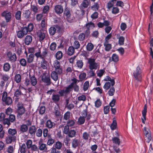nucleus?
Returning a JSON list of instances; mask_svg holds the SVG:
<instances>
[{"instance_id":"f257e3e1","label":"nucleus","mask_w":153,"mask_h":153,"mask_svg":"<svg viewBox=\"0 0 153 153\" xmlns=\"http://www.w3.org/2000/svg\"><path fill=\"white\" fill-rule=\"evenodd\" d=\"M87 59L89 64V68L91 70H96L99 67V64L95 62V59L90 58Z\"/></svg>"},{"instance_id":"f03ea898","label":"nucleus","mask_w":153,"mask_h":153,"mask_svg":"<svg viewBox=\"0 0 153 153\" xmlns=\"http://www.w3.org/2000/svg\"><path fill=\"white\" fill-rule=\"evenodd\" d=\"M2 101L7 105H9L11 104L12 100L11 98L8 96L7 93L6 92H4L2 96Z\"/></svg>"},{"instance_id":"7ed1b4c3","label":"nucleus","mask_w":153,"mask_h":153,"mask_svg":"<svg viewBox=\"0 0 153 153\" xmlns=\"http://www.w3.org/2000/svg\"><path fill=\"white\" fill-rule=\"evenodd\" d=\"M133 76L136 80L138 81L141 80V77L140 68L139 66H137L134 68L133 72Z\"/></svg>"},{"instance_id":"20e7f679","label":"nucleus","mask_w":153,"mask_h":153,"mask_svg":"<svg viewBox=\"0 0 153 153\" xmlns=\"http://www.w3.org/2000/svg\"><path fill=\"white\" fill-rule=\"evenodd\" d=\"M41 78L42 81L46 83L47 85H49L51 84V82L50 76L46 73H44L41 75Z\"/></svg>"},{"instance_id":"39448f33","label":"nucleus","mask_w":153,"mask_h":153,"mask_svg":"<svg viewBox=\"0 0 153 153\" xmlns=\"http://www.w3.org/2000/svg\"><path fill=\"white\" fill-rule=\"evenodd\" d=\"M2 16L4 17L7 22H10L11 19V13L7 10L3 11L1 14Z\"/></svg>"},{"instance_id":"423d86ee","label":"nucleus","mask_w":153,"mask_h":153,"mask_svg":"<svg viewBox=\"0 0 153 153\" xmlns=\"http://www.w3.org/2000/svg\"><path fill=\"white\" fill-rule=\"evenodd\" d=\"M27 33V30L26 29V27H23L22 30L17 31V36L18 38H22Z\"/></svg>"},{"instance_id":"0eeeda50","label":"nucleus","mask_w":153,"mask_h":153,"mask_svg":"<svg viewBox=\"0 0 153 153\" xmlns=\"http://www.w3.org/2000/svg\"><path fill=\"white\" fill-rule=\"evenodd\" d=\"M7 58L10 61L14 62L16 61L17 58L15 53L9 51L7 53Z\"/></svg>"},{"instance_id":"6e6552de","label":"nucleus","mask_w":153,"mask_h":153,"mask_svg":"<svg viewBox=\"0 0 153 153\" xmlns=\"http://www.w3.org/2000/svg\"><path fill=\"white\" fill-rule=\"evenodd\" d=\"M71 91V89L68 86L65 88V89L60 90L59 91L58 93L60 96L62 97L65 96L69 94Z\"/></svg>"},{"instance_id":"1a4fd4ad","label":"nucleus","mask_w":153,"mask_h":153,"mask_svg":"<svg viewBox=\"0 0 153 153\" xmlns=\"http://www.w3.org/2000/svg\"><path fill=\"white\" fill-rule=\"evenodd\" d=\"M44 32L43 29H41L36 32L37 36L39 37L40 41H42L45 38V34Z\"/></svg>"},{"instance_id":"9d476101","label":"nucleus","mask_w":153,"mask_h":153,"mask_svg":"<svg viewBox=\"0 0 153 153\" xmlns=\"http://www.w3.org/2000/svg\"><path fill=\"white\" fill-rule=\"evenodd\" d=\"M60 28L57 25L51 27L49 29V33L51 35H53L56 33V30H59Z\"/></svg>"},{"instance_id":"9b49d317","label":"nucleus","mask_w":153,"mask_h":153,"mask_svg":"<svg viewBox=\"0 0 153 153\" xmlns=\"http://www.w3.org/2000/svg\"><path fill=\"white\" fill-rule=\"evenodd\" d=\"M147 112V105L145 104L144 105V108L142 111V114L143 116V118H142V123L144 124H145V120H146V115Z\"/></svg>"},{"instance_id":"f8f14e48","label":"nucleus","mask_w":153,"mask_h":153,"mask_svg":"<svg viewBox=\"0 0 153 153\" xmlns=\"http://www.w3.org/2000/svg\"><path fill=\"white\" fill-rule=\"evenodd\" d=\"M29 76L31 85L33 86H35L37 84V82L36 78L34 75L31 76L29 74Z\"/></svg>"},{"instance_id":"ddd939ff","label":"nucleus","mask_w":153,"mask_h":153,"mask_svg":"<svg viewBox=\"0 0 153 153\" xmlns=\"http://www.w3.org/2000/svg\"><path fill=\"white\" fill-rule=\"evenodd\" d=\"M54 10L56 12L59 14L62 13L63 11L62 6L59 5H58L55 6Z\"/></svg>"},{"instance_id":"4468645a","label":"nucleus","mask_w":153,"mask_h":153,"mask_svg":"<svg viewBox=\"0 0 153 153\" xmlns=\"http://www.w3.org/2000/svg\"><path fill=\"white\" fill-rule=\"evenodd\" d=\"M25 111V109L24 108L17 109L16 111L18 113L17 115V117L20 118H22L21 116L24 113Z\"/></svg>"},{"instance_id":"2eb2a0df","label":"nucleus","mask_w":153,"mask_h":153,"mask_svg":"<svg viewBox=\"0 0 153 153\" xmlns=\"http://www.w3.org/2000/svg\"><path fill=\"white\" fill-rule=\"evenodd\" d=\"M32 40V37L31 36L27 35L25 39V43L26 45H29L31 42Z\"/></svg>"},{"instance_id":"dca6fc26","label":"nucleus","mask_w":153,"mask_h":153,"mask_svg":"<svg viewBox=\"0 0 153 153\" xmlns=\"http://www.w3.org/2000/svg\"><path fill=\"white\" fill-rule=\"evenodd\" d=\"M16 138V137L15 136H8L6 140V143L7 144L10 143L12 141H15Z\"/></svg>"},{"instance_id":"f3484780","label":"nucleus","mask_w":153,"mask_h":153,"mask_svg":"<svg viewBox=\"0 0 153 153\" xmlns=\"http://www.w3.org/2000/svg\"><path fill=\"white\" fill-rule=\"evenodd\" d=\"M36 130V126H32L29 127V133L31 135L35 134Z\"/></svg>"},{"instance_id":"a211bd4d","label":"nucleus","mask_w":153,"mask_h":153,"mask_svg":"<svg viewBox=\"0 0 153 153\" xmlns=\"http://www.w3.org/2000/svg\"><path fill=\"white\" fill-rule=\"evenodd\" d=\"M28 129V126L26 124H22L20 126V130L22 133L26 132L27 131Z\"/></svg>"},{"instance_id":"6ab92c4d","label":"nucleus","mask_w":153,"mask_h":153,"mask_svg":"<svg viewBox=\"0 0 153 153\" xmlns=\"http://www.w3.org/2000/svg\"><path fill=\"white\" fill-rule=\"evenodd\" d=\"M90 4V1H82V3L80 4V8L82 9L87 8Z\"/></svg>"},{"instance_id":"aec40b11","label":"nucleus","mask_w":153,"mask_h":153,"mask_svg":"<svg viewBox=\"0 0 153 153\" xmlns=\"http://www.w3.org/2000/svg\"><path fill=\"white\" fill-rule=\"evenodd\" d=\"M56 72L53 71L52 72L51 74V76L52 78L55 81H56L58 78V76Z\"/></svg>"},{"instance_id":"412c9836","label":"nucleus","mask_w":153,"mask_h":153,"mask_svg":"<svg viewBox=\"0 0 153 153\" xmlns=\"http://www.w3.org/2000/svg\"><path fill=\"white\" fill-rule=\"evenodd\" d=\"M8 133L9 135L12 136H14L17 133V131L16 129L9 128L8 130Z\"/></svg>"},{"instance_id":"4be33fe9","label":"nucleus","mask_w":153,"mask_h":153,"mask_svg":"<svg viewBox=\"0 0 153 153\" xmlns=\"http://www.w3.org/2000/svg\"><path fill=\"white\" fill-rule=\"evenodd\" d=\"M74 48L73 46L70 47L68 50V55L71 56L72 55L74 52Z\"/></svg>"},{"instance_id":"5701e85b","label":"nucleus","mask_w":153,"mask_h":153,"mask_svg":"<svg viewBox=\"0 0 153 153\" xmlns=\"http://www.w3.org/2000/svg\"><path fill=\"white\" fill-rule=\"evenodd\" d=\"M94 27V24L92 22H90L86 24L85 26L84 27V29H88V30H90L91 28Z\"/></svg>"},{"instance_id":"b1692460","label":"nucleus","mask_w":153,"mask_h":153,"mask_svg":"<svg viewBox=\"0 0 153 153\" xmlns=\"http://www.w3.org/2000/svg\"><path fill=\"white\" fill-rule=\"evenodd\" d=\"M39 149L41 151H46L48 149L45 144L42 143L39 145Z\"/></svg>"},{"instance_id":"393cba45","label":"nucleus","mask_w":153,"mask_h":153,"mask_svg":"<svg viewBox=\"0 0 153 153\" xmlns=\"http://www.w3.org/2000/svg\"><path fill=\"white\" fill-rule=\"evenodd\" d=\"M27 146L25 143L23 144L21 146H20V150L21 153H25L26 151Z\"/></svg>"},{"instance_id":"a878e982","label":"nucleus","mask_w":153,"mask_h":153,"mask_svg":"<svg viewBox=\"0 0 153 153\" xmlns=\"http://www.w3.org/2000/svg\"><path fill=\"white\" fill-rule=\"evenodd\" d=\"M76 134V132L75 130H71L69 131L68 134L69 137L72 138L75 136Z\"/></svg>"},{"instance_id":"bb28decb","label":"nucleus","mask_w":153,"mask_h":153,"mask_svg":"<svg viewBox=\"0 0 153 153\" xmlns=\"http://www.w3.org/2000/svg\"><path fill=\"white\" fill-rule=\"evenodd\" d=\"M119 56L116 54H113L111 57V60L115 62H117L119 61Z\"/></svg>"},{"instance_id":"cd10ccee","label":"nucleus","mask_w":153,"mask_h":153,"mask_svg":"<svg viewBox=\"0 0 153 153\" xmlns=\"http://www.w3.org/2000/svg\"><path fill=\"white\" fill-rule=\"evenodd\" d=\"M52 99L53 101L58 102L60 100L59 96L58 94H53Z\"/></svg>"},{"instance_id":"c85d7f7f","label":"nucleus","mask_w":153,"mask_h":153,"mask_svg":"<svg viewBox=\"0 0 153 153\" xmlns=\"http://www.w3.org/2000/svg\"><path fill=\"white\" fill-rule=\"evenodd\" d=\"M72 80L73 82L68 86L71 90L74 87V85H76V83L78 81V80L75 78L73 79ZM78 81L79 82V81Z\"/></svg>"},{"instance_id":"c756f323","label":"nucleus","mask_w":153,"mask_h":153,"mask_svg":"<svg viewBox=\"0 0 153 153\" xmlns=\"http://www.w3.org/2000/svg\"><path fill=\"white\" fill-rule=\"evenodd\" d=\"M79 142L78 140L76 139H74L72 143V147L74 148H76L78 146Z\"/></svg>"},{"instance_id":"7c9ffc66","label":"nucleus","mask_w":153,"mask_h":153,"mask_svg":"<svg viewBox=\"0 0 153 153\" xmlns=\"http://www.w3.org/2000/svg\"><path fill=\"white\" fill-rule=\"evenodd\" d=\"M108 42H105L104 43V45L105 46V49L106 51H109L111 48V44L108 43Z\"/></svg>"},{"instance_id":"2f4dec72","label":"nucleus","mask_w":153,"mask_h":153,"mask_svg":"<svg viewBox=\"0 0 153 153\" xmlns=\"http://www.w3.org/2000/svg\"><path fill=\"white\" fill-rule=\"evenodd\" d=\"M41 66L44 69H46L47 67V62L44 59H43L41 63Z\"/></svg>"},{"instance_id":"473e14b6","label":"nucleus","mask_w":153,"mask_h":153,"mask_svg":"<svg viewBox=\"0 0 153 153\" xmlns=\"http://www.w3.org/2000/svg\"><path fill=\"white\" fill-rule=\"evenodd\" d=\"M114 143L117 144L119 146L120 144V141L119 138L117 137H114L112 139Z\"/></svg>"},{"instance_id":"72a5a7b5","label":"nucleus","mask_w":153,"mask_h":153,"mask_svg":"<svg viewBox=\"0 0 153 153\" xmlns=\"http://www.w3.org/2000/svg\"><path fill=\"white\" fill-rule=\"evenodd\" d=\"M94 45L91 43H88L86 46V49L88 51H91L94 48Z\"/></svg>"},{"instance_id":"f704fd0d","label":"nucleus","mask_w":153,"mask_h":153,"mask_svg":"<svg viewBox=\"0 0 153 153\" xmlns=\"http://www.w3.org/2000/svg\"><path fill=\"white\" fill-rule=\"evenodd\" d=\"M91 8L94 11L98 10L99 8V4L97 3H94V5L91 6Z\"/></svg>"},{"instance_id":"c9c22d12","label":"nucleus","mask_w":153,"mask_h":153,"mask_svg":"<svg viewBox=\"0 0 153 153\" xmlns=\"http://www.w3.org/2000/svg\"><path fill=\"white\" fill-rule=\"evenodd\" d=\"M112 87L110 88L109 90L108 91V95L110 96H112L114 95L115 89L114 87Z\"/></svg>"},{"instance_id":"e433bc0d","label":"nucleus","mask_w":153,"mask_h":153,"mask_svg":"<svg viewBox=\"0 0 153 153\" xmlns=\"http://www.w3.org/2000/svg\"><path fill=\"white\" fill-rule=\"evenodd\" d=\"M48 139L47 142L48 144L49 145H52L53 143H54V140L51 138V137L50 135H48Z\"/></svg>"},{"instance_id":"4c0bfd02","label":"nucleus","mask_w":153,"mask_h":153,"mask_svg":"<svg viewBox=\"0 0 153 153\" xmlns=\"http://www.w3.org/2000/svg\"><path fill=\"white\" fill-rule=\"evenodd\" d=\"M3 129V126L0 124V138H3L4 136V131Z\"/></svg>"},{"instance_id":"58836bf2","label":"nucleus","mask_w":153,"mask_h":153,"mask_svg":"<svg viewBox=\"0 0 153 153\" xmlns=\"http://www.w3.org/2000/svg\"><path fill=\"white\" fill-rule=\"evenodd\" d=\"M111 128L112 130L115 129L117 127V123L116 120H114L113 121L112 123L111 126Z\"/></svg>"},{"instance_id":"ea45409f","label":"nucleus","mask_w":153,"mask_h":153,"mask_svg":"<svg viewBox=\"0 0 153 153\" xmlns=\"http://www.w3.org/2000/svg\"><path fill=\"white\" fill-rule=\"evenodd\" d=\"M26 144L27 146V148L29 149L31 147V146L32 145V141L31 140H28L26 141Z\"/></svg>"},{"instance_id":"a19ab883","label":"nucleus","mask_w":153,"mask_h":153,"mask_svg":"<svg viewBox=\"0 0 153 153\" xmlns=\"http://www.w3.org/2000/svg\"><path fill=\"white\" fill-rule=\"evenodd\" d=\"M85 121V119L83 115L82 116L80 117L78 119V122L79 124H83Z\"/></svg>"},{"instance_id":"79ce46f5","label":"nucleus","mask_w":153,"mask_h":153,"mask_svg":"<svg viewBox=\"0 0 153 153\" xmlns=\"http://www.w3.org/2000/svg\"><path fill=\"white\" fill-rule=\"evenodd\" d=\"M10 68V65L8 63H5L4 65V70L6 71H8Z\"/></svg>"},{"instance_id":"37998d69","label":"nucleus","mask_w":153,"mask_h":153,"mask_svg":"<svg viewBox=\"0 0 153 153\" xmlns=\"http://www.w3.org/2000/svg\"><path fill=\"white\" fill-rule=\"evenodd\" d=\"M106 81H109L111 83V85L112 86H113L115 83V81L114 79H111V78L109 76H106V78L105 79Z\"/></svg>"},{"instance_id":"c03bdc74","label":"nucleus","mask_w":153,"mask_h":153,"mask_svg":"<svg viewBox=\"0 0 153 153\" xmlns=\"http://www.w3.org/2000/svg\"><path fill=\"white\" fill-rule=\"evenodd\" d=\"M62 56V53L61 51H58L56 53V57L58 59H60Z\"/></svg>"},{"instance_id":"a18cd8bd","label":"nucleus","mask_w":153,"mask_h":153,"mask_svg":"<svg viewBox=\"0 0 153 153\" xmlns=\"http://www.w3.org/2000/svg\"><path fill=\"white\" fill-rule=\"evenodd\" d=\"M111 86V82H108L105 83L103 86V88L106 90H107Z\"/></svg>"},{"instance_id":"49530a36","label":"nucleus","mask_w":153,"mask_h":153,"mask_svg":"<svg viewBox=\"0 0 153 153\" xmlns=\"http://www.w3.org/2000/svg\"><path fill=\"white\" fill-rule=\"evenodd\" d=\"M34 55L32 54H30L27 57V62L29 63L32 62L33 59Z\"/></svg>"},{"instance_id":"de8ad7c7","label":"nucleus","mask_w":153,"mask_h":153,"mask_svg":"<svg viewBox=\"0 0 153 153\" xmlns=\"http://www.w3.org/2000/svg\"><path fill=\"white\" fill-rule=\"evenodd\" d=\"M15 81L16 82L18 83L21 81V76L19 74H16L15 76Z\"/></svg>"},{"instance_id":"09e8293b","label":"nucleus","mask_w":153,"mask_h":153,"mask_svg":"<svg viewBox=\"0 0 153 153\" xmlns=\"http://www.w3.org/2000/svg\"><path fill=\"white\" fill-rule=\"evenodd\" d=\"M33 25L32 23L29 24L28 25L27 27H26V29L27 30V33H28V31H31L33 29Z\"/></svg>"},{"instance_id":"8fccbe9b","label":"nucleus","mask_w":153,"mask_h":153,"mask_svg":"<svg viewBox=\"0 0 153 153\" xmlns=\"http://www.w3.org/2000/svg\"><path fill=\"white\" fill-rule=\"evenodd\" d=\"M38 9L36 6L34 5H31V10L33 11L35 13H36L38 12Z\"/></svg>"},{"instance_id":"3c124183","label":"nucleus","mask_w":153,"mask_h":153,"mask_svg":"<svg viewBox=\"0 0 153 153\" xmlns=\"http://www.w3.org/2000/svg\"><path fill=\"white\" fill-rule=\"evenodd\" d=\"M77 66L79 68H81L83 66V63L81 60L77 61L76 63Z\"/></svg>"},{"instance_id":"603ef678","label":"nucleus","mask_w":153,"mask_h":153,"mask_svg":"<svg viewBox=\"0 0 153 153\" xmlns=\"http://www.w3.org/2000/svg\"><path fill=\"white\" fill-rule=\"evenodd\" d=\"M53 126V123L50 120H48L46 123V126L49 128H51Z\"/></svg>"},{"instance_id":"864d4df0","label":"nucleus","mask_w":153,"mask_h":153,"mask_svg":"<svg viewBox=\"0 0 153 153\" xmlns=\"http://www.w3.org/2000/svg\"><path fill=\"white\" fill-rule=\"evenodd\" d=\"M85 35L83 33H80L78 37V39L81 41H83L85 39Z\"/></svg>"},{"instance_id":"5fc2aeb1","label":"nucleus","mask_w":153,"mask_h":153,"mask_svg":"<svg viewBox=\"0 0 153 153\" xmlns=\"http://www.w3.org/2000/svg\"><path fill=\"white\" fill-rule=\"evenodd\" d=\"M70 137L68 136H66L64 140V142L66 146H68V145L69 142L71 141V139Z\"/></svg>"},{"instance_id":"6e6d98bb","label":"nucleus","mask_w":153,"mask_h":153,"mask_svg":"<svg viewBox=\"0 0 153 153\" xmlns=\"http://www.w3.org/2000/svg\"><path fill=\"white\" fill-rule=\"evenodd\" d=\"M69 126L68 125L65 126L63 130V132L65 134H68L69 131Z\"/></svg>"},{"instance_id":"4d7b16f0","label":"nucleus","mask_w":153,"mask_h":153,"mask_svg":"<svg viewBox=\"0 0 153 153\" xmlns=\"http://www.w3.org/2000/svg\"><path fill=\"white\" fill-rule=\"evenodd\" d=\"M21 12L20 11H17L15 14V18L17 20H19L21 19Z\"/></svg>"},{"instance_id":"13d9d810","label":"nucleus","mask_w":153,"mask_h":153,"mask_svg":"<svg viewBox=\"0 0 153 153\" xmlns=\"http://www.w3.org/2000/svg\"><path fill=\"white\" fill-rule=\"evenodd\" d=\"M89 86V83L88 81H86L84 84L83 90L85 91L87 90Z\"/></svg>"},{"instance_id":"bf43d9fd","label":"nucleus","mask_w":153,"mask_h":153,"mask_svg":"<svg viewBox=\"0 0 153 153\" xmlns=\"http://www.w3.org/2000/svg\"><path fill=\"white\" fill-rule=\"evenodd\" d=\"M56 45L55 42L52 43L50 46V48L51 51H54L56 49Z\"/></svg>"},{"instance_id":"052dcab7","label":"nucleus","mask_w":153,"mask_h":153,"mask_svg":"<svg viewBox=\"0 0 153 153\" xmlns=\"http://www.w3.org/2000/svg\"><path fill=\"white\" fill-rule=\"evenodd\" d=\"M124 38L123 36H120L119 39V44L120 45H123L124 44Z\"/></svg>"},{"instance_id":"680f3d73","label":"nucleus","mask_w":153,"mask_h":153,"mask_svg":"<svg viewBox=\"0 0 153 153\" xmlns=\"http://www.w3.org/2000/svg\"><path fill=\"white\" fill-rule=\"evenodd\" d=\"M45 107L44 106H41L39 109V114H43L45 113Z\"/></svg>"},{"instance_id":"e2e57ef3","label":"nucleus","mask_w":153,"mask_h":153,"mask_svg":"<svg viewBox=\"0 0 153 153\" xmlns=\"http://www.w3.org/2000/svg\"><path fill=\"white\" fill-rule=\"evenodd\" d=\"M64 14L67 17H69L70 16V11L69 9L66 8L64 12Z\"/></svg>"},{"instance_id":"0e129e2a","label":"nucleus","mask_w":153,"mask_h":153,"mask_svg":"<svg viewBox=\"0 0 153 153\" xmlns=\"http://www.w3.org/2000/svg\"><path fill=\"white\" fill-rule=\"evenodd\" d=\"M74 46L75 49H78L80 47V44L78 41H75L74 42Z\"/></svg>"},{"instance_id":"69168bd1","label":"nucleus","mask_w":153,"mask_h":153,"mask_svg":"<svg viewBox=\"0 0 153 153\" xmlns=\"http://www.w3.org/2000/svg\"><path fill=\"white\" fill-rule=\"evenodd\" d=\"M70 112H67L66 113H65L64 116V119L66 120H68L70 117Z\"/></svg>"},{"instance_id":"338daca9","label":"nucleus","mask_w":153,"mask_h":153,"mask_svg":"<svg viewBox=\"0 0 153 153\" xmlns=\"http://www.w3.org/2000/svg\"><path fill=\"white\" fill-rule=\"evenodd\" d=\"M114 4V2L112 1H109L107 3V6L108 9L111 8Z\"/></svg>"},{"instance_id":"774afa93","label":"nucleus","mask_w":153,"mask_h":153,"mask_svg":"<svg viewBox=\"0 0 153 153\" xmlns=\"http://www.w3.org/2000/svg\"><path fill=\"white\" fill-rule=\"evenodd\" d=\"M101 104V102L100 100L99 99L97 100L95 102V106L97 108L100 106Z\"/></svg>"}]
</instances>
